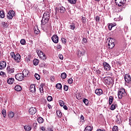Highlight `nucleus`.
<instances>
[{"instance_id": "obj_10", "label": "nucleus", "mask_w": 131, "mask_h": 131, "mask_svg": "<svg viewBox=\"0 0 131 131\" xmlns=\"http://www.w3.org/2000/svg\"><path fill=\"white\" fill-rule=\"evenodd\" d=\"M29 113L31 114V115H34L36 113V108L33 107L30 108L29 110Z\"/></svg>"}, {"instance_id": "obj_34", "label": "nucleus", "mask_w": 131, "mask_h": 131, "mask_svg": "<svg viewBox=\"0 0 131 131\" xmlns=\"http://www.w3.org/2000/svg\"><path fill=\"white\" fill-rule=\"evenodd\" d=\"M37 121L39 123H42L43 122V119L41 117H39L37 119Z\"/></svg>"}, {"instance_id": "obj_33", "label": "nucleus", "mask_w": 131, "mask_h": 131, "mask_svg": "<svg viewBox=\"0 0 131 131\" xmlns=\"http://www.w3.org/2000/svg\"><path fill=\"white\" fill-rule=\"evenodd\" d=\"M108 102H109V105H111L112 104V102H113V97L110 96Z\"/></svg>"}, {"instance_id": "obj_61", "label": "nucleus", "mask_w": 131, "mask_h": 131, "mask_svg": "<svg viewBox=\"0 0 131 131\" xmlns=\"http://www.w3.org/2000/svg\"><path fill=\"white\" fill-rule=\"evenodd\" d=\"M80 118L82 120H84V117H83V115H81Z\"/></svg>"}, {"instance_id": "obj_22", "label": "nucleus", "mask_w": 131, "mask_h": 131, "mask_svg": "<svg viewBox=\"0 0 131 131\" xmlns=\"http://www.w3.org/2000/svg\"><path fill=\"white\" fill-rule=\"evenodd\" d=\"M39 62V61L37 59H34L33 60V63L35 66H37L38 65V63Z\"/></svg>"}, {"instance_id": "obj_52", "label": "nucleus", "mask_w": 131, "mask_h": 131, "mask_svg": "<svg viewBox=\"0 0 131 131\" xmlns=\"http://www.w3.org/2000/svg\"><path fill=\"white\" fill-rule=\"evenodd\" d=\"M100 95H103V90L102 89H99V95L100 96Z\"/></svg>"}, {"instance_id": "obj_21", "label": "nucleus", "mask_w": 131, "mask_h": 131, "mask_svg": "<svg viewBox=\"0 0 131 131\" xmlns=\"http://www.w3.org/2000/svg\"><path fill=\"white\" fill-rule=\"evenodd\" d=\"M59 12L60 13H61V14H63V13H65V11H66V9L63 6H61L59 7L58 9Z\"/></svg>"}, {"instance_id": "obj_50", "label": "nucleus", "mask_w": 131, "mask_h": 131, "mask_svg": "<svg viewBox=\"0 0 131 131\" xmlns=\"http://www.w3.org/2000/svg\"><path fill=\"white\" fill-rule=\"evenodd\" d=\"M61 41H62L63 43H66V42H67V40H66V39L64 38H61Z\"/></svg>"}, {"instance_id": "obj_32", "label": "nucleus", "mask_w": 131, "mask_h": 131, "mask_svg": "<svg viewBox=\"0 0 131 131\" xmlns=\"http://www.w3.org/2000/svg\"><path fill=\"white\" fill-rule=\"evenodd\" d=\"M57 115L59 118H61L62 117V113L60 111H57L56 112Z\"/></svg>"}, {"instance_id": "obj_47", "label": "nucleus", "mask_w": 131, "mask_h": 131, "mask_svg": "<svg viewBox=\"0 0 131 131\" xmlns=\"http://www.w3.org/2000/svg\"><path fill=\"white\" fill-rule=\"evenodd\" d=\"M37 54L38 56V57H39L40 56H41V55H42V54H43V52H42V51H38L37 52Z\"/></svg>"}, {"instance_id": "obj_48", "label": "nucleus", "mask_w": 131, "mask_h": 131, "mask_svg": "<svg viewBox=\"0 0 131 131\" xmlns=\"http://www.w3.org/2000/svg\"><path fill=\"white\" fill-rule=\"evenodd\" d=\"M82 23H86V19L84 17H82Z\"/></svg>"}, {"instance_id": "obj_45", "label": "nucleus", "mask_w": 131, "mask_h": 131, "mask_svg": "<svg viewBox=\"0 0 131 131\" xmlns=\"http://www.w3.org/2000/svg\"><path fill=\"white\" fill-rule=\"evenodd\" d=\"M20 43L21 45H25V43H26V41H25V39H22L20 40Z\"/></svg>"}, {"instance_id": "obj_42", "label": "nucleus", "mask_w": 131, "mask_h": 131, "mask_svg": "<svg viewBox=\"0 0 131 131\" xmlns=\"http://www.w3.org/2000/svg\"><path fill=\"white\" fill-rule=\"evenodd\" d=\"M35 77L37 80H39V79H40V76L38 74H35Z\"/></svg>"}, {"instance_id": "obj_44", "label": "nucleus", "mask_w": 131, "mask_h": 131, "mask_svg": "<svg viewBox=\"0 0 131 131\" xmlns=\"http://www.w3.org/2000/svg\"><path fill=\"white\" fill-rule=\"evenodd\" d=\"M68 83L71 84L73 82V79L72 78H70L68 80Z\"/></svg>"}, {"instance_id": "obj_62", "label": "nucleus", "mask_w": 131, "mask_h": 131, "mask_svg": "<svg viewBox=\"0 0 131 131\" xmlns=\"http://www.w3.org/2000/svg\"><path fill=\"white\" fill-rule=\"evenodd\" d=\"M40 128L41 130H46V128H45L44 127H41Z\"/></svg>"}, {"instance_id": "obj_53", "label": "nucleus", "mask_w": 131, "mask_h": 131, "mask_svg": "<svg viewBox=\"0 0 131 131\" xmlns=\"http://www.w3.org/2000/svg\"><path fill=\"white\" fill-rule=\"evenodd\" d=\"M63 90L64 91H68V86H67V85H64Z\"/></svg>"}, {"instance_id": "obj_37", "label": "nucleus", "mask_w": 131, "mask_h": 131, "mask_svg": "<svg viewBox=\"0 0 131 131\" xmlns=\"http://www.w3.org/2000/svg\"><path fill=\"white\" fill-rule=\"evenodd\" d=\"M70 27L71 29H72V30H74V29H75V26L74 23H72V24H71Z\"/></svg>"}, {"instance_id": "obj_39", "label": "nucleus", "mask_w": 131, "mask_h": 131, "mask_svg": "<svg viewBox=\"0 0 131 131\" xmlns=\"http://www.w3.org/2000/svg\"><path fill=\"white\" fill-rule=\"evenodd\" d=\"M83 102L85 104V105H88V104H89V100H88V99L84 98L83 100Z\"/></svg>"}, {"instance_id": "obj_64", "label": "nucleus", "mask_w": 131, "mask_h": 131, "mask_svg": "<svg viewBox=\"0 0 131 131\" xmlns=\"http://www.w3.org/2000/svg\"><path fill=\"white\" fill-rule=\"evenodd\" d=\"M99 131H106L105 129H99Z\"/></svg>"}, {"instance_id": "obj_28", "label": "nucleus", "mask_w": 131, "mask_h": 131, "mask_svg": "<svg viewBox=\"0 0 131 131\" xmlns=\"http://www.w3.org/2000/svg\"><path fill=\"white\" fill-rule=\"evenodd\" d=\"M116 24H110V25H108V29H110V30H111V29H112V28H113V27H114V26H116Z\"/></svg>"}, {"instance_id": "obj_49", "label": "nucleus", "mask_w": 131, "mask_h": 131, "mask_svg": "<svg viewBox=\"0 0 131 131\" xmlns=\"http://www.w3.org/2000/svg\"><path fill=\"white\" fill-rule=\"evenodd\" d=\"M47 100L49 102H51V101L53 100V97H52V96H48L47 98Z\"/></svg>"}, {"instance_id": "obj_7", "label": "nucleus", "mask_w": 131, "mask_h": 131, "mask_svg": "<svg viewBox=\"0 0 131 131\" xmlns=\"http://www.w3.org/2000/svg\"><path fill=\"white\" fill-rule=\"evenodd\" d=\"M13 17H15V11L10 10L7 14V18L8 19H13Z\"/></svg>"}, {"instance_id": "obj_41", "label": "nucleus", "mask_w": 131, "mask_h": 131, "mask_svg": "<svg viewBox=\"0 0 131 131\" xmlns=\"http://www.w3.org/2000/svg\"><path fill=\"white\" fill-rule=\"evenodd\" d=\"M59 103L61 107H63V106L65 105V103H64V101H63V100H59Z\"/></svg>"}, {"instance_id": "obj_43", "label": "nucleus", "mask_w": 131, "mask_h": 131, "mask_svg": "<svg viewBox=\"0 0 131 131\" xmlns=\"http://www.w3.org/2000/svg\"><path fill=\"white\" fill-rule=\"evenodd\" d=\"M34 33H39V30H38V28L36 27L34 28Z\"/></svg>"}, {"instance_id": "obj_35", "label": "nucleus", "mask_w": 131, "mask_h": 131, "mask_svg": "<svg viewBox=\"0 0 131 131\" xmlns=\"http://www.w3.org/2000/svg\"><path fill=\"white\" fill-rule=\"evenodd\" d=\"M67 77V74H66V73H63L61 75V78H63V79H65L66 77Z\"/></svg>"}, {"instance_id": "obj_24", "label": "nucleus", "mask_w": 131, "mask_h": 131, "mask_svg": "<svg viewBox=\"0 0 131 131\" xmlns=\"http://www.w3.org/2000/svg\"><path fill=\"white\" fill-rule=\"evenodd\" d=\"M117 107V104L115 103H113L111 106V110H113V111L115 110Z\"/></svg>"}, {"instance_id": "obj_17", "label": "nucleus", "mask_w": 131, "mask_h": 131, "mask_svg": "<svg viewBox=\"0 0 131 131\" xmlns=\"http://www.w3.org/2000/svg\"><path fill=\"white\" fill-rule=\"evenodd\" d=\"M103 81L105 83L109 84V83H110V82H111V78H110L109 77H104L103 79Z\"/></svg>"}, {"instance_id": "obj_54", "label": "nucleus", "mask_w": 131, "mask_h": 131, "mask_svg": "<svg viewBox=\"0 0 131 131\" xmlns=\"http://www.w3.org/2000/svg\"><path fill=\"white\" fill-rule=\"evenodd\" d=\"M58 57L60 60H63L64 59V57H63V55L62 54H59Z\"/></svg>"}, {"instance_id": "obj_9", "label": "nucleus", "mask_w": 131, "mask_h": 131, "mask_svg": "<svg viewBox=\"0 0 131 131\" xmlns=\"http://www.w3.org/2000/svg\"><path fill=\"white\" fill-rule=\"evenodd\" d=\"M52 40L54 43H58L59 42V38L57 35H53L52 37Z\"/></svg>"}, {"instance_id": "obj_5", "label": "nucleus", "mask_w": 131, "mask_h": 131, "mask_svg": "<svg viewBox=\"0 0 131 131\" xmlns=\"http://www.w3.org/2000/svg\"><path fill=\"white\" fill-rule=\"evenodd\" d=\"M15 78L17 80H18V81H22V80L24 79V76L22 73H18L15 75Z\"/></svg>"}, {"instance_id": "obj_58", "label": "nucleus", "mask_w": 131, "mask_h": 131, "mask_svg": "<svg viewBox=\"0 0 131 131\" xmlns=\"http://www.w3.org/2000/svg\"><path fill=\"white\" fill-rule=\"evenodd\" d=\"M63 109H64V110H68V107H67V105H63Z\"/></svg>"}, {"instance_id": "obj_27", "label": "nucleus", "mask_w": 131, "mask_h": 131, "mask_svg": "<svg viewBox=\"0 0 131 131\" xmlns=\"http://www.w3.org/2000/svg\"><path fill=\"white\" fill-rule=\"evenodd\" d=\"M24 129L26 131L31 130V127H30V126L26 125L24 127Z\"/></svg>"}, {"instance_id": "obj_36", "label": "nucleus", "mask_w": 131, "mask_h": 131, "mask_svg": "<svg viewBox=\"0 0 131 131\" xmlns=\"http://www.w3.org/2000/svg\"><path fill=\"white\" fill-rule=\"evenodd\" d=\"M69 3L72 4V5H75L76 4V0H68Z\"/></svg>"}, {"instance_id": "obj_14", "label": "nucleus", "mask_w": 131, "mask_h": 131, "mask_svg": "<svg viewBox=\"0 0 131 131\" xmlns=\"http://www.w3.org/2000/svg\"><path fill=\"white\" fill-rule=\"evenodd\" d=\"M21 74H23L24 77H28V76H29V71L27 69H25Z\"/></svg>"}, {"instance_id": "obj_19", "label": "nucleus", "mask_w": 131, "mask_h": 131, "mask_svg": "<svg viewBox=\"0 0 131 131\" xmlns=\"http://www.w3.org/2000/svg\"><path fill=\"white\" fill-rule=\"evenodd\" d=\"M14 81L15 79H14V78H9L7 79V83L9 84H13Z\"/></svg>"}, {"instance_id": "obj_31", "label": "nucleus", "mask_w": 131, "mask_h": 131, "mask_svg": "<svg viewBox=\"0 0 131 131\" xmlns=\"http://www.w3.org/2000/svg\"><path fill=\"white\" fill-rule=\"evenodd\" d=\"M43 85H45L43 84H41L40 85L39 91L41 93H43Z\"/></svg>"}, {"instance_id": "obj_56", "label": "nucleus", "mask_w": 131, "mask_h": 131, "mask_svg": "<svg viewBox=\"0 0 131 131\" xmlns=\"http://www.w3.org/2000/svg\"><path fill=\"white\" fill-rule=\"evenodd\" d=\"M95 94H96L97 96H99V89H97L95 90Z\"/></svg>"}, {"instance_id": "obj_63", "label": "nucleus", "mask_w": 131, "mask_h": 131, "mask_svg": "<svg viewBox=\"0 0 131 131\" xmlns=\"http://www.w3.org/2000/svg\"><path fill=\"white\" fill-rule=\"evenodd\" d=\"M37 124V123H33V126H34V127H35L36 126Z\"/></svg>"}, {"instance_id": "obj_55", "label": "nucleus", "mask_w": 131, "mask_h": 131, "mask_svg": "<svg viewBox=\"0 0 131 131\" xmlns=\"http://www.w3.org/2000/svg\"><path fill=\"white\" fill-rule=\"evenodd\" d=\"M87 41H88V40L86 39V38H83L82 42L84 43H86Z\"/></svg>"}, {"instance_id": "obj_2", "label": "nucleus", "mask_w": 131, "mask_h": 131, "mask_svg": "<svg viewBox=\"0 0 131 131\" xmlns=\"http://www.w3.org/2000/svg\"><path fill=\"white\" fill-rule=\"evenodd\" d=\"M115 39L113 38H108L107 39L106 43L108 49H113L115 47Z\"/></svg>"}, {"instance_id": "obj_11", "label": "nucleus", "mask_w": 131, "mask_h": 131, "mask_svg": "<svg viewBox=\"0 0 131 131\" xmlns=\"http://www.w3.org/2000/svg\"><path fill=\"white\" fill-rule=\"evenodd\" d=\"M7 66V62L5 61H2L0 62V70H2V69H5L6 67Z\"/></svg>"}, {"instance_id": "obj_4", "label": "nucleus", "mask_w": 131, "mask_h": 131, "mask_svg": "<svg viewBox=\"0 0 131 131\" xmlns=\"http://www.w3.org/2000/svg\"><path fill=\"white\" fill-rule=\"evenodd\" d=\"M126 95V92L124 89H120L118 92V97L119 99H122V97H124Z\"/></svg>"}, {"instance_id": "obj_25", "label": "nucleus", "mask_w": 131, "mask_h": 131, "mask_svg": "<svg viewBox=\"0 0 131 131\" xmlns=\"http://www.w3.org/2000/svg\"><path fill=\"white\" fill-rule=\"evenodd\" d=\"M39 57L41 60H46V59H47V56H46V54H45V53L40 55Z\"/></svg>"}, {"instance_id": "obj_20", "label": "nucleus", "mask_w": 131, "mask_h": 131, "mask_svg": "<svg viewBox=\"0 0 131 131\" xmlns=\"http://www.w3.org/2000/svg\"><path fill=\"white\" fill-rule=\"evenodd\" d=\"M15 91H16V92H21L22 91V87L19 85H17L14 87Z\"/></svg>"}, {"instance_id": "obj_29", "label": "nucleus", "mask_w": 131, "mask_h": 131, "mask_svg": "<svg viewBox=\"0 0 131 131\" xmlns=\"http://www.w3.org/2000/svg\"><path fill=\"white\" fill-rule=\"evenodd\" d=\"M14 116H15V113L13 112H10L8 114V116L9 117H10V118H13V117H14Z\"/></svg>"}, {"instance_id": "obj_16", "label": "nucleus", "mask_w": 131, "mask_h": 131, "mask_svg": "<svg viewBox=\"0 0 131 131\" xmlns=\"http://www.w3.org/2000/svg\"><path fill=\"white\" fill-rule=\"evenodd\" d=\"M30 91L31 93H35V85L34 84H32L30 85Z\"/></svg>"}, {"instance_id": "obj_57", "label": "nucleus", "mask_w": 131, "mask_h": 131, "mask_svg": "<svg viewBox=\"0 0 131 131\" xmlns=\"http://www.w3.org/2000/svg\"><path fill=\"white\" fill-rule=\"evenodd\" d=\"M61 48H62V46L60 45H58L57 46V49H58V50H60Z\"/></svg>"}, {"instance_id": "obj_59", "label": "nucleus", "mask_w": 131, "mask_h": 131, "mask_svg": "<svg viewBox=\"0 0 131 131\" xmlns=\"http://www.w3.org/2000/svg\"><path fill=\"white\" fill-rule=\"evenodd\" d=\"M48 107L49 109H52V105H51V104H48Z\"/></svg>"}, {"instance_id": "obj_40", "label": "nucleus", "mask_w": 131, "mask_h": 131, "mask_svg": "<svg viewBox=\"0 0 131 131\" xmlns=\"http://www.w3.org/2000/svg\"><path fill=\"white\" fill-rule=\"evenodd\" d=\"M2 25L3 26V28H7L8 27V24L5 22H2Z\"/></svg>"}, {"instance_id": "obj_3", "label": "nucleus", "mask_w": 131, "mask_h": 131, "mask_svg": "<svg viewBox=\"0 0 131 131\" xmlns=\"http://www.w3.org/2000/svg\"><path fill=\"white\" fill-rule=\"evenodd\" d=\"M115 3L117 4L118 7L125 9V4H126V0H115Z\"/></svg>"}, {"instance_id": "obj_30", "label": "nucleus", "mask_w": 131, "mask_h": 131, "mask_svg": "<svg viewBox=\"0 0 131 131\" xmlns=\"http://www.w3.org/2000/svg\"><path fill=\"white\" fill-rule=\"evenodd\" d=\"M56 88L58 90H62V84L61 83H57L56 85Z\"/></svg>"}, {"instance_id": "obj_1", "label": "nucleus", "mask_w": 131, "mask_h": 131, "mask_svg": "<svg viewBox=\"0 0 131 131\" xmlns=\"http://www.w3.org/2000/svg\"><path fill=\"white\" fill-rule=\"evenodd\" d=\"M10 56L17 63H20V62H21V56L19 53L15 54V53L12 52L10 53Z\"/></svg>"}, {"instance_id": "obj_26", "label": "nucleus", "mask_w": 131, "mask_h": 131, "mask_svg": "<svg viewBox=\"0 0 131 131\" xmlns=\"http://www.w3.org/2000/svg\"><path fill=\"white\" fill-rule=\"evenodd\" d=\"M92 130H93V127L90 126H86L84 129V131H92Z\"/></svg>"}, {"instance_id": "obj_13", "label": "nucleus", "mask_w": 131, "mask_h": 131, "mask_svg": "<svg viewBox=\"0 0 131 131\" xmlns=\"http://www.w3.org/2000/svg\"><path fill=\"white\" fill-rule=\"evenodd\" d=\"M7 73L9 74H12V73H14L15 72V70L13 68H11V67H8L7 68Z\"/></svg>"}, {"instance_id": "obj_60", "label": "nucleus", "mask_w": 131, "mask_h": 131, "mask_svg": "<svg viewBox=\"0 0 131 131\" xmlns=\"http://www.w3.org/2000/svg\"><path fill=\"white\" fill-rule=\"evenodd\" d=\"M96 20L97 22H99V16H96Z\"/></svg>"}, {"instance_id": "obj_46", "label": "nucleus", "mask_w": 131, "mask_h": 131, "mask_svg": "<svg viewBox=\"0 0 131 131\" xmlns=\"http://www.w3.org/2000/svg\"><path fill=\"white\" fill-rule=\"evenodd\" d=\"M113 131H118V127L117 126H114L113 127Z\"/></svg>"}, {"instance_id": "obj_6", "label": "nucleus", "mask_w": 131, "mask_h": 131, "mask_svg": "<svg viewBox=\"0 0 131 131\" xmlns=\"http://www.w3.org/2000/svg\"><path fill=\"white\" fill-rule=\"evenodd\" d=\"M124 79L125 83H127L128 84H130V83H131V77L129 75L126 74L124 76Z\"/></svg>"}, {"instance_id": "obj_8", "label": "nucleus", "mask_w": 131, "mask_h": 131, "mask_svg": "<svg viewBox=\"0 0 131 131\" xmlns=\"http://www.w3.org/2000/svg\"><path fill=\"white\" fill-rule=\"evenodd\" d=\"M85 54V50L84 49H81V50H78L77 55L80 58L81 56H83V55Z\"/></svg>"}, {"instance_id": "obj_38", "label": "nucleus", "mask_w": 131, "mask_h": 131, "mask_svg": "<svg viewBox=\"0 0 131 131\" xmlns=\"http://www.w3.org/2000/svg\"><path fill=\"white\" fill-rule=\"evenodd\" d=\"M2 114L4 117H6L7 116V111H6V110H2Z\"/></svg>"}, {"instance_id": "obj_23", "label": "nucleus", "mask_w": 131, "mask_h": 131, "mask_svg": "<svg viewBox=\"0 0 131 131\" xmlns=\"http://www.w3.org/2000/svg\"><path fill=\"white\" fill-rule=\"evenodd\" d=\"M0 18H5V11L4 10H1L0 11Z\"/></svg>"}, {"instance_id": "obj_12", "label": "nucleus", "mask_w": 131, "mask_h": 131, "mask_svg": "<svg viewBox=\"0 0 131 131\" xmlns=\"http://www.w3.org/2000/svg\"><path fill=\"white\" fill-rule=\"evenodd\" d=\"M103 67L104 70L106 71H109V70L111 69V67H110V65H109V64L107 63L106 62L103 63Z\"/></svg>"}, {"instance_id": "obj_15", "label": "nucleus", "mask_w": 131, "mask_h": 131, "mask_svg": "<svg viewBox=\"0 0 131 131\" xmlns=\"http://www.w3.org/2000/svg\"><path fill=\"white\" fill-rule=\"evenodd\" d=\"M43 17L44 18H46V19H48V20H50V17H51V13L49 12H46L43 15Z\"/></svg>"}, {"instance_id": "obj_51", "label": "nucleus", "mask_w": 131, "mask_h": 131, "mask_svg": "<svg viewBox=\"0 0 131 131\" xmlns=\"http://www.w3.org/2000/svg\"><path fill=\"white\" fill-rule=\"evenodd\" d=\"M114 53H115V54L114 55H116V56H118V49H116L115 50H114Z\"/></svg>"}, {"instance_id": "obj_18", "label": "nucleus", "mask_w": 131, "mask_h": 131, "mask_svg": "<svg viewBox=\"0 0 131 131\" xmlns=\"http://www.w3.org/2000/svg\"><path fill=\"white\" fill-rule=\"evenodd\" d=\"M41 24H42V25H46V24H47V23H48V22H49V19L48 18H46L44 17H42V19L41 20Z\"/></svg>"}]
</instances>
